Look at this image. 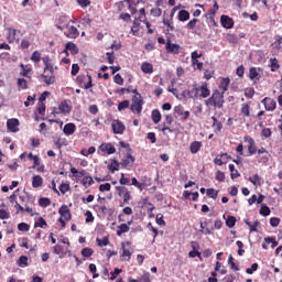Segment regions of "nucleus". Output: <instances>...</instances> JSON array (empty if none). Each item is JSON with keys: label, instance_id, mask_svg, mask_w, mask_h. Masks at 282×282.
<instances>
[{"label": "nucleus", "instance_id": "nucleus-1", "mask_svg": "<svg viewBox=\"0 0 282 282\" xmlns=\"http://www.w3.org/2000/svg\"><path fill=\"white\" fill-rule=\"evenodd\" d=\"M44 63V73L40 76V78L45 83V85H54L56 83V77L54 76V66L52 65V61L50 57L45 56L42 58Z\"/></svg>", "mask_w": 282, "mask_h": 282}, {"label": "nucleus", "instance_id": "nucleus-2", "mask_svg": "<svg viewBox=\"0 0 282 282\" xmlns=\"http://www.w3.org/2000/svg\"><path fill=\"white\" fill-rule=\"evenodd\" d=\"M70 173H72L73 177H75V180H77V182H80V184H83V186H85V188H89V186H91L94 184V178L85 170L77 171L76 167H72Z\"/></svg>", "mask_w": 282, "mask_h": 282}, {"label": "nucleus", "instance_id": "nucleus-3", "mask_svg": "<svg viewBox=\"0 0 282 282\" xmlns=\"http://www.w3.org/2000/svg\"><path fill=\"white\" fill-rule=\"evenodd\" d=\"M192 94L194 100H197V98H208L210 96V89H208L207 84H203L202 86L194 85Z\"/></svg>", "mask_w": 282, "mask_h": 282}, {"label": "nucleus", "instance_id": "nucleus-4", "mask_svg": "<svg viewBox=\"0 0 282 282\" xmlns=\"http://www.w3.org/2000/svg\"><path fill=\"white\" fill-rule=\"evenodd\" d=\"M207 107H224V95L219 91H215L212 97L205 100Z\"/></svg>", "mask_w": 282, "mask_h": 282}, {"label": "nucleus", "instance_id": "nucleus-5", "mask_svg": "<svg viewBox=\"0 0 282 282\" xmlns=\"http://www.w3.org/2000/svg\"><path fill=\"white\" fill-rule=\"evenodd\" d=\"M58 30H64L65 36L67 39H78V35L80 34L78 32V29L72 24V22H68L65 25H57Z\"/></svg>", "mask_w": 282, "mask_h": 282}, {"label": "nucleus", "instance_id": "nucleus-6", "mask_svg": "<svg viewBox=\"0 0 282 282\" xmlns=\"http://www.w3.org/2000/svg\"><path fill=\"white\" fill-rule=\"evenodd\" d=\"M137 96L132 97V105H131V111L133 113H142V106L144 105V101L142 100V96L138 94V90H133Z\"/></svg>", "mask_w": 282, "mask_h": 282}, {"label": "nucleus", "instance_id": "nucleus-7", "mask_svg": "<svg viewBox=\"0 0 282 282\" xmlns=\"http://www.w3.org/2000/svg\"><path fill=\"white\" fill-rule=\"evenodd\" d=\"M58 214L61 215V218L58 219L62 228H65L66 223L65 221H69V219H72V213L69 212V207H67V205H63L59 210Z\"/></svg>", "mask_w": 282, "mask_h": 282}, {"label": "nucleus", "instance_id": "nucleus-8", "mask_svg": "<svg viewBox=\"0 0 282 282\" xmlns=\"http://www.w3.org/2000/svg\"><path fill=\"white\" fill-rule=\"evenodd\" d=\"M77 83L83 89H91L94 87L90 75L77 76Z\"/></svg>", "mask_w": 282, "mask_h": 282}, {"label": "nucleus", "instance_id": "nucleus-9", "mask_svg": "<svg viewBox=\"0 0 282 282\" xmlns=\"http://www.w3.org/2000/svg\"><path fill=\"white\" fill-rule=\"evenodd\" d=\"M99 155H113L116 153V147L111 143H101L98 148Z\"/></svg>", "mask_w": 282, "mask_h": 282}, {"label": "nucleus", "instance_id": "nucleus-10", "mask_svg": "<svg viewBox=\"0 0 282 282\" xmlns=\"http://www.w3.org/2000/svg\"><path fill=\"white\" fill-rule=\"evenodd\" d=\"M272 158V155H270V152H268V150H265V148H260L258 150V162L259 164H268V162H270V159Z\"/></svg>", "mask_w": 282, "mask_h": 282}, {"label": "nucleus", "instance_id": "nucleus-11", "mask_svg": "<svg viewBox=\"0 0 282 282\" xmlns=\"http://www.w3.org/2000/svg\"><path fill=\"white\" fill-rule=\"evenodd\" d=\"M21 40V31L17 29H8L7 41L8 43H19Z\"/></svg>", "mask_w": 282, "mask_h": 282}, {"label": "nucleus", "instance_id": "nucleus-12", "mask_svg": "<svg viewBox=\"0 0 282 282\" xmlns=\"http://www.w3.org/2000/svg\"><path fill=\"white\" fill-rule=\"evenodd\" d=\"M243 140L247 144L249 155H254V153H258L259 150H257V144L254 143V139H252V137L246 135Z\"/></svg>", "mask_w": 282, "mask_h": 282}, {"label": "nucleus", "instance_id": "nucleus-13", "mask_svg": "<svg viewBox=\"0 0 282 282\" xmlns=\"http://www.w3.org/2000/svg\"><path fill=\"white\" fill-rule=\"evenodd\" d=\"M111 127L116 135H122V133H124V130L127 129L124 127V123H122V121L116 120V119L112 120Z\"/></svg>", "mask_w": 282, "mask_h": 282}, {"label": "nucleus", "instance_id": "nucleus-14", "mask_svg": "<svg viewBox=\"0 0 282 282\" xmlns=\"http://www.w3.org/2000/svg\"><path fill=\"white\" fill-rule=\"evenodd\" d=\"M121 250H122L121 257L124 259V261H129V259H131V254H133V251H131V243L129 242L121 243Z\"/></svg>", "mask_w": 282, "mask_h": 282}, {"label": "nucleus", "instance_id": "nucleus-15", "mask_svg": "<svg viewBox=\"0 0 282 282\" xmlns=\"http://www.w3.org/2000/svg\"><path fill=\"white\" fill-rule=\"evenodd\" d=\"M19 119L12 118L7 121V129L11 133H19Z\"/></svg>", "mask_w": 282, "mask_h": 282}, {"label": "nucleus", "instance_id": "nucleus-16", "mask_svg": "<svg viewBox=\"0 0 282 282\" xmlns=\"http://www.w3.org/2000/svg\"><path fill=\"white\" fill-rule=\"evenodd\" d=\"M220 23L226 30H232V28H235V21L228 15H221Z\"/></svg>", "mask_w": 282, "mask_h": 282}, {"label": "nucleus", "instance_id": "nucleus-17", "mask_svg": "<svg viewBox=\"0 0 282 282\" xmlns=\"http://www.w3.org/2000/svg\"><path fill=\"white\" fill-rule=\"evenodd\" d=\"M261 102L267 111H274L276 109V101L270 97H265Z\"/></svg>", "mask_w": 282, "mask_h": 282}, {"label": "nucleus", "instance_id": "nucleus-18", "mask_svg": "<svg viewBox=\"0 0 282 282\" xmlns=\"http://www.w3.org/2000/svg\"><path fill=\"white\" fill-rule=\"evenodd\" d=\"M119 197H122L124 204H129V200L131 199V193L127 187H117Z\"/></svg>", "mask_w": 282, "mask_h": 282}, {"label": "nucleus", "instance_id": "nucleus-19", "mask_svg": "<svg viewBox=\"0 0 282 282\" xmlns=\"http://www.w3.org/2000/svg\"><path fill=\"white\" fill-rule=\"evenodd\" d=\"M63 54H66V56H69V54L76 55L78 54V46L74 42H68L65 45V50L63 51Z\"/></svg>", "mask_w": 282, "mask_h": 282}, {"label": "nucleus", "instance_id": "nucleus-20", "mask_svg": "<svg viewBox=\"0 0 282 282\" xmlns=\"http://www.w3.org/2000/svg\"><path fill=\"white\" fill-rule=\"evenodd\" d=\"M174 111L180 116V118H182V120H188V118H191V112L188 110H184L182 105L174 107Z\"/></svg>", "mask_w": 282, "mask_h": 282}, {"label": "nucleus", "instance_id": "nucleus-21", "mask_svg": "<svg viewBox=\"0 0 282 282\" xmlns=\"http://www.w3.org/2000/svg\"><path fill=\"white\" fill-rule=\"evenodd\" d=\"M135 158L131 156V154H127L121 161V166H123V169H129V166H133Z\"/></svg>", "mask_w": 282, "mask_h": 282}, {"label": "nucleus", "instance_id": "nucleus-22", "mask_svg": "<svg viewBox=\"0 0 282 282\" xmlns=\"http://www.w3.org/2000/svg\"><path fill=\"white\" fill-rule=\"evenodd\" d=\"M63 132L65 133V135H74V133H76V124L66 123L64 126Z\"/></svg>", "mask_w": 282, "mask_h": 282}, {"label": "nucleus", "instance_id": "nucleus-23", "mask_svg": "<svg viewBox=\"0 0 282 282\" xmlns=\"http://www.w3.org/2000/svg\"><path fill=\"white\" fill-rule=\"evenodd\" d=\"M250 102H245L241 105L240 113L243 118H250Z\"/></svg>", "mask_w": 282, "mask_h": 282}, {"label": "nucleus", "instance_id": "nucleus-24", "mask_svg": "<svg viewBox=\"0 0 282 282\" xmlns=\"http://www.w3.org/2000/svg\"><path fill=\"white\" fill-rule=\"evenodd\" d=\"M166 50L171 54H180V45L178 44H173V43H171V41H167Z\"/></svg>", "mask_w": 282, "mask_h": 282}, {"label": "nucleus", "instance_id": "nucleus-25", "mask_svg": "<svg viewBox=\"0 0 282 282\" xmlns=\"http://www.w3.org/2000/svg\"><path fill=\"white\" fill-rule=\"evenodd\" d=\"M20 67H21L20 75H22L24 78H30L29 74L30 72H32V66L30 64L28 65L21 64Z\"/></svg>", "mask_w": 282, "mask_h": 282}, {"label": "nucleus", "instance_id": "nucleus-26", "mask_svg": "<svg viewBox=\"0 0 282 282\" xmlns=\"http://www.w3.org/2000/svg\"><path fill=\"white\" fill-rule=\"evenodd\" d=\"M249 78L250 80H259V78H261V74H259V68L251 67L249 70Z\"/></svg>", "mask_w": 282, "mask_h": 282}, {"label": "nucleus", "instance_id": "nucleus-27", "mask_svg": "<svg viewBox=\"0 0 282 282\" xmlns=\"http://www.w3.org/2000/svg\"><path fill=\"white\" fill-rule=\"evenodd\" d=\"M32 186L33 188H41L43 186V177L41 175H34L32 177Z\"/></svg>", "mask_w": 282, "mask_h": 282}, {"label": "nucleus", "instance_id": "nucleus-28", "mask_svg": "<svg viewBox=\"0 0 282 282\" xmlns=\"http://www.w3.org/2000/svg\"><path fill=\"white\" fill-rule=\"evenodd\" d=\"M141 72H143V74H153V64L144 62L141 64Z\"/></svg>", "mask_w": 282, "mask_h": 282}, {"label": "nucleus", "instance_id": "nucleus-29", "mask_svg": "<svg viewBox=\"0 0 282 282\" xmlns=\"http://www.w3.org/2000/svg\"><path fill=\"white\" fill-rule=\"evenodd\" d=\"M61 113H69L72 111V106L67 101H62L58 106Z\"/></svg>", "mask_w": 282, "mask_h": 282}, {"label": "nucleus", "instance_id": "nucleus-30", "mask_svg": "<svg viewBox=\"0 0 282 282\" xmlns=\"http://www.w3.org/2000/svg\"><path fill=\"white\" fill-rule=\"evenodd\" d=\"M108 171L111 173H116V171H120V163L116 160H111L107 166Z\"/></svg>", "mask_w": 282, "mask_h": 282}, {"label": "nucleus", "instance_id": "nucleus-31", "mask_svg": "<svg viewBox=\"0 0 282 282\" xmlns=\"http://www.w3.org/2000/svg\"><path fill=\"white\" fill-rule=\"evenodd\" d=\"M199 149H202V142H199V141H194L189 145V151L193 154L198 153Z\"/></svg>", "mask_w": 282, "mask_h": 282}, {"label": "nucleus", "instance_id": "nucleus-32", "mask_svg": "<svg viewBox=\"0 0 282 282\" xmlns=\"http://www.w3.org/2000/svg\"><path fill=\"white\" fill-rule=\"evenodd\" d=\"M213 120V129L216 133H219L223 129L221 122L217 120L216 117H212Z\"/></svg>", "mask_w": 282, "mask_h": 282}, {"label": "nucleus", "instance_id": "nucleus-33", "mask_svg": "<svg viewBox=\"0 0 282 282\" xmlns=\"http://www.w3.org/2000/svg\"><path fill=\"white\" fill-rule=\"evenodd\" d=\"M188 19H191V13H188V11L186 10H181L178 12V21H188Z\"/></svg>", "mask_w": 282, "mask_h": 282}, {"label": "nucleus", "instance_id": "nucleus-34", "mask_svg": "<svg viewBox=\"0 0 282 282\" xmlns=\"http://www.w3.org/2000/svg\"><path fill=\"white\" fill-rule=\"evenodd\" d=\"M160 120H162V113H160V110L155 109L152 111V121L154 124L160 123Z\"/></svg>", "mask_w": 282, "mask_h": 282}, {"label": "nucleus", "instance_id": "nucleus-35", "mask_svg": "<svg viewBox=\"0 0 282 282\" xmlns=\"http://www.w3.org/2000/svg\"><path fill=\"white\" fill-rule=\"evenodd\" d=\"M249 182H251L253 186H261V176H259V174H254L249 177Z\"/></svg>", "mask_w": 282, "mask_h": 282}, {"label": "nucleus", "instance_id": "nucleus-36", "mask_svg": "<svg viewBox=\"0 0 282 282\" xmlns=\"http://www.w3.org/2000/svg\"><path fill=\"white\" fill-rule=\"evenodd\" d=\"M18 265L19 268H28V257L26 256H21L18 260Z\"/></svg>", "mask_w": 282, "mask_h": 282}, {"label": "nucleus", "instance_id": "nucleus-37", "mask_svg": "<svg viewBox=\"0 0 282 282\" xmlns=\"http://www.w3.org/2000/svg\"><path fill=\"white\" fill-rule=\"evenodd\" d=\"M118 228H119V230H117V235H118V237H121L122 235H124V232H127L129 230V225L121 224Z\"/></svg>", "mask_w": 282, "mask_h": 282}, {"label": "nucleus", "instance_id": "nucleus-38", "mask_svg": "<svg viewBox=\"0 0 282 282\" xmlns=\"http://www.w3.org/2000/svg\"><path fill=\"white\" fill-rule=\"evenodd\" d=\"M229 171H230V177H231V180H237V177H239V171H237L236 169H235V165H232V164H229Z\"/></svg>", "mask_w": 282, "mask_h": 282}, {"label": "nucleus", "instance_id": "nucleus-39", "mask_svg": "<svg viewBox=\"0 0 282 282\" xmlns=\"http://www.w3.org/2000/svg\"><path fill=\"white\" fill-rule=\"evenodd\" d=\"M35 228H46L47 227V221H45V219H43V217H40L36 221H35Z\"/></svg>", "mask_w": 282, "mask_h": 282}, {"label": "nucleus", "instance_id": "nucleus-40", "mask_svg": "<svg viewBox=\"0 0 282 282\" xmlns=\"http://www.w3.org/2000/svg\"><path fill=\"white\" fill-rule=\"evenodd\" d=\"M273 50H282V37L275 36V43L272 44Z\"/></svg>", "mask_w": 282, "mask_h": 282}, {"label": "nucleus", "instance_id": "nucleus-41", "mask_svg": "<svg viewBox=\"0 0 282 282\" xmlns=\"http://www.w3.org/2000/svg\"><path fill=\"white\" fill-rule=\"evenodd\" d=\"M228 85H230V79L223 78L219 87L223 89V91H228Z\"/></svg>", "mask_w": 282, "mask_h": 282}, {"label": "nucleus", "instance_id": "nucleus-42", "mask_svg": "<svg viewBox=\"0 0 282 282\" xmlns=\"http://www.w3.org/2000/svg\"><path fill=\"white\" fill-rule=\"evenodd\" d=\"M96 242L100 248H104L105 246H109V238L107 237H104L102 239L97 238Z\"/></svg>", "mask_w": 282, "mask_h": 282}, {"label": "nucleus", "instance_id": "nucleus-43", "mask_svg": "<svg viewBox=\"0 0 282 282\" xmlns=\"http://www.w3.org/2000/svg\"><path fill=\"white\" fill-rule=\"evenodd\" d=\"M94 254V249L89 248V247H86L82 250V256L83 257H86V258H89Z\"/></svg>", "mask_w": 282, "mask_h": 282}, {"label": "nucleus", "instance_id": "nucleus-44", "mask_svg": "<svg viewBox=\"0 0 282 282\" xmlns=\"http://www.w3.org/2000/svg\"><path fill=\"white\" fill-rule=\"evenodd\" d=\"M192 65L194 69H204V63L199 62V59H192Z\"/></svg>", "mask_w": 282, "mask_h": 282}, {"label": "nucleus", "instance_id": "nucleus-45", "mask_svg": "<svg viewBox=\"0 0 282 282\" xmlns=\"http://www.w3.org/2000/svg\"><path fill=\"white\" fill-rule=\"evenodd\" d=\"M235 224H237V218H235L234 216H228L226 220V226H228V228H234Z\"/></svg>", "mask_w": 282, "mask_h": 282}, {"label": "nucleus", "instance_id": "nucleus-46", "mask_svg": "<svg viewBox=\"0 0 282 282\" xmlns=\"http://www.w3.org/2000/svg\"><path fill=\"white\" fill-rule=\"evenodd\" d=\"M19 89H28V80L25 78H18Z\"/></svg>", "mask_w": 282, "mask_h": 282}, {"label": "nucleus", "instance_id": "nucleus-47", "mask_svg": "<svg viewBox=\"0 0 282 282\" xmlns=\"http://www.w3.org/2000/svg\"><path fill=\"white\" fill-rule=\"evenodd\" d=\"M270 65H271V72H276L279 69V59L276 58H271L270 59Z\"/></svg>", "mask_w": 282, "mask_h": 282}, {"label": "nucleus", "instance_id": "nucleus-48", "mask_svg": "<svg viewBox=\"0 0 282 282\" xmlns=\"http://www.w3.org/2000/svg\"><path fill=\"white\" fill-rule=\"evenodd\" d=\"M31 61L33 63H40L41 62V53L39 51H34L31 56Z\"/></svg>", "mask_w": 282, "mask_h": 282}, {"label": "nucleus", "instance_id": "nucleus-49", "mask_svg": "<svg viewBox=\"0 0 282 282\" xmlns=\"http://www.w3.org/2000/svg\"><path fill=\"white\" fill-rule=\"evenodd\" d=\"M58 23L57 25H67L68 23H72V20H69V18H67L66 15H62L58 19Z\"/></svg>", "mask_w": 282, "mask_h": 282}, {"label": "nucleus", "instance_id": "nucleus-50", "mask_svg": "<svg viewBox=\"0 0 282 282\" xmlns=\"http://www.w3.org/2000/svg\"><path fill=\"white\" fill-rule=\"evenodd\" d=\"M18 230H20L21 232H28L30 230V225H28L26 223H20L18 225Z\"/></svg>", "mask_w": 282, "mask_h": 282}, {"label": "nucleus", "instance_id": "nucleus-51", "mask_svg": "<svg viewBox=\"0 0 282 282\" xmlns=\"http://www.w3.org/2000/svg\"><path fill=\"white\" fill-rule=\"evenodd\" d=\"M228 264L230 265L231 270H235L236 272H238L239 267L235 264V258H232V256H229Z\"/></svg>", "mask_w": 282, "mask_h": 282}, {"label": "nucleus", "instance_id": "nucleus-52", "mask_svg": "<svg viewBox=\"0 0 282 282\" xmlns=\"http://www.w3.org/2000/svg\"><path fill=\"white\" fill-rule=\"evenodd\" d=\"M124 109H129V100H123L118 105V111H124Z\"/></svg>", "mask_w": 282, "mask_h": 282}, {"label": "nucleus", "instance_id": "nucleus-53", "mask_svg": "<svg viewBox=\"0 0 282 282\" xmlns=\"http://www.w3.org/2000/svg\"><path fill=\"white\" fill-rule=\"evenodd\" d=\"M54 252L55 254H67V252H65V249L61 245H56L54 247Z\"/></svg>", "mask_w": 282, "mask_h": 282}, {"label": "nucleus", "instance_id": "nucleus-54", "mask_svg": "<svg viewBox=\"0 0 282 282\" xmlns=\"http://www.w3.org/2000/svg\"><path fill=\"white\" fill-rule=\"evenodd\" d=\"M39 204L43 208H47V206H50V204H52V202L50 200V198H40Z\"/></svg>", "mask_w": 282, "mask_h": 282}, {"label": "nucleus", "instance_id": "nucleus-55", "mask_svg": "<svg viewBox=\"0 0 282 282\" xmlns=\"http://www.w3.org/2000/svg\"><path fill=\"white\" fill-rule=\"evenodd\" d=\"M69 191V183H62L59 186V192L65 195Z\"/></svg>", "mask_w": 282, "mask_h": 282}, {"label": "nucleus", "instance_id": "nucleus-56", "mask_svg": "<svg viewBox=\"0 0 282 282\" xmlns=\"http://www.w3.org/2000/svg\"><path fill=\"white\" fill-rule=\"evenodd\" d=\"M99 191H100V193H105V192L111 191V184L106 183V184L99 185Z\"/></svg>", "mask_w": 282, "mask_h": 282}, {"label": "nucleus", "instance_id": "nucleus-57", "mask_svg": "<svg viewBox=\"0 0 282 282\" xmlns=\"http://www.w3.org/2000/svg\"><path fill=\"white\" fill-rule=\"evenodd\" d=\"M257 270H259V264L258 263H253L251 265V268H248L246 270L247 274H254V272H257Z\"/></svg>", "mask_w": 282, "mask_h": 282}, {"label": "nucleus", "instance_id": "nucleus-58", "mask_svg": "<svg viewBox=\"0 0 282 282\" xmlns=\"http://www.w3.org/2000/svg\"><path fill=\"white\" fill-rule=\"evenodd\" d=\"M260 215H262L263 217H268L270 215V207L268 206H262L260 208Z\"/></svg>", "mask_w": 282, "mask_h": 282}, {"label": "nucleus", "instance_id": "nucleus-59", "mask_svg": "<svg viewBox=\"0 0 282 282\" xmlns=\"http://www.w3.org/2000/svg\"><path fill=\"white\" fill-rule=\"evenodd\" d=\"M77 3L82 8H87L91 6V0H77Z\"/></svg>", "mask_w": 282, "mask_h": 282}, {"label": "nucleus", "instance_id": "nucleus-60", "mask_svg": "<svg viewBox=\"0 0 282 282\" xmlns=\"http://www.w3.org/2000/svg\"><path fill=\"white\" fill-rule=\"evenodd\" d=\"M216 180H217V182H224L226 180V174H224V172H221V171H217Z\"/></svg>", "mask_w": 282, "mask_h": 282}, {"label": "nucleus", "instance_id": "nucleus-61", "mask_svg": "<svg viewBox=\"0 0 282 282\" xmlns=\"http://www.w3.org/2000/svg\"><path fill=\"white\" fill-rule=\"evenodd\" d=\"M279 224H281V219L280 218L272 217L270 219V226H272V228H276V226H279Z\"/></svg>", "mask_w": 282, "mask_h": 282}, {"label": "nucleus", "instance_id": "nucleus-62", "mask_svg": "<svg viewBox=\"0 0 282 282\" xmlns=\"http://www.w3.org/2000/svg\"><path fill=\"white\" fill-rule=\"evenodd\" d=\"M0 219H10V212L0 209Z\"/></svg>", "mask_w": 282, "mask_h": 282}, {"label": "nucleus", "instance_id": "nucleus-63", "mask_svg": "<svg viewBox=\"0 0 282 282\" xmlns=\"http://www.w3.org/2000/svg\"><path fill=\"white\" fill-rule=\"evenodd\" d=\"M245 96L247 97V98H252V96H254V88H246L245 89Z\"/></svg>", "mask_w": 282, "mask_h": 282}, {"label": "nucleus", "instance_id": "nucleus-64", "mask_svg": "<svg viewBox=\"0 0 282 282\" xmlns=\"http://www.w3.org/2000/svg\"><path fill=\"white\" fill-rule=\"evenodd\" d=\"M86 224H91L94 223V214H91V212H86Z\"/></svg>", "mask_w": 282, "mask_h": 282}]
</instances>
